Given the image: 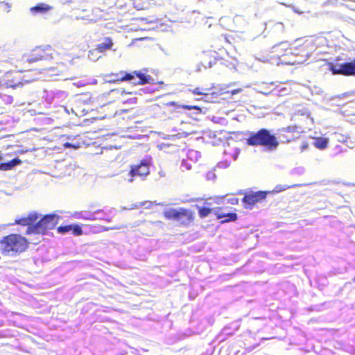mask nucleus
Returning <instances> with one entry per match:
<instances>
[{
	"mask_svg": "<svg viewBox=\"0 0 355 355\" xmlns=\"http://www.w3.org/2000/svg\"><path fill=\"white\" fill-rule=\"evenodd\" d=\"M113 0H76L77 9L80 10L85 18L96 21L102 18L103 13H109L113 8Z\"/></svg>",
	"mask_w": 355,
	"mask_h": 355,
	"instance_id": "f257e3e1",
	"label": "nucleus"
},
{
	"mask_svg": "<svg viewBox=\"0 0 355 355\" xmlns=\"http://www.w3.org/2000/svg\"><path fill=\"white\" fill-rule=\"evenodd\" d=\"M28 239L19 234L12 233L0 241V250L4 255L19 254L28 248Z\"/></svg>",
	"mask_w": 355,
	"mask_h": 355,
	"instance_id": "f03ea898",
	"label": "nucleus"
},
{
	"mask_svg": "<svg viewBox=\"0 0 355 355\" xmlns=\"http://www.w3.org/2000/svg\"><path fill=\"white\" fill-rule=\"evenodd\" d=\"M246 144L251 146H262L268 150H274L279 146L277 138L266 128L250 132L246 139Z\"/></svg>",
	"mask_w": 355,
	"mask_h": 355,
	"instance_id": "7ed1b4c3",
	"label": "nucleus"
},
{
	"mask_svg": "<svg viewBox=\"0 0 355 355\" xmlns=\"http://www.w3.org/2000/svg\"><path fill=\"white\" fill-rule=\"evenodd\" d=\"M163 216L166 219L175 221L180 225L184 227L193 223L195 219L193 211L184 207L166 209L163 211Z\"/></svg>",
	"mask_w": 355,
	"mask_h": 355,
	"instance_id": "20e7f679",
	"label": "nucleus"
},
{
	"mask_svg": "<svg viewBox=\"0 0 355 355\" xmlns=\"http://www.w3.org/2000/svg\"><path fill=\"white\" fill-rule=\"evenodd\" d=\"M60 217L55 214H46L39 220L34 226L27 228L26 234H45L55 227Z\"/></svg>",
	"mask_w": 355,
	"mask_h": 355,
	"instance_id": "39448f33",
	"label": "nucleus"
},
{
	"mask_svg": "<svg viewBox=\"0 0 355 355\" xmlns=\"http://www.w3.org/2000/svg\"><path fill=\"white\" fill-rule=\"evenodd\" d=\"M115 77L114 81H128L134 80L132 82L133 85H145L150 83L153 78L150 76L145 75L140 71H134L132 73H128L123 71H121L119 73L112 74Z\"/></svg>",
	"mask_w": 355,
	"mask_h": 355,
	"instance_id": "423d86ee",
	"label": "nucleus"
},
{
	"mask_svg": "<svg viewBox=\"0 0 355 355\" xmlns=\"http://www.w3.org/2000/svg\"><path fill=\"white\" fill-rule=\"evenodd\" d=\"M329 69L334 75H342L345 76H355V60L352 62H344L340 64H328Z\"/></svg>",
	"mask_w": 355,
	"mask_h": 355,
	"instance_id": "0eeeda50",
	"label": "nucleus"
},
{
	"mask_svg": "<svg viewBox=\"0 0 355 355\" xmlns=\"http://www.w3.org/2000/svg\"><path fill=\"white\" fill-rule=\"evenodd\" d=\"M53 49L50 46H37L35 48L30 56L26 59L28 63L36 62L42 60H48L53 58Z\"/></svg>",
	"mask_w": 355,
	"mask_h": 355,
	"instance_id": "6e6552de",
	"label": "nucleus"
},
{
	"mask_svg": "<svg viewBox=\"0 0 355 355\" xmlns=\"http://www.w3.org/2000/svg\"><path fill=\"white\" fill-rule=\"evenodd\" d=\"M150 161L144 159H142L138 164L130 166V169L128 175L130 176L129 182H132L134 178L141 177L144 178L150 173Z\"/></svg>",
	"mask_w": 355,
	"mask_h": 355,
	"instance_id": "1a4fd4ad",
	"label": "nucleus"
},
{
	"mask_svg": "<svg viewBox=\"0 0 355 355\" xmlns=\"http://www.w3.org/2000/svg\"><path fill=\"white\" fill-rule=\"evenodd\" d=\"M273 53L275 54V57L282 62L286 64H294L295 62V60L287 59L293 55V48L286 43L275 46L273 48Z\"/></svg>",
	"mask_w": 355,
	"mask_h": 355,
	"instance_id": "9d476101",
	"label": "nucleus"
},
{
	"mask_svg": "<svg viewBox=\"0 0 355 355\" xmlns=\"http://www.w3.org/2000/svg\"><path fill=\"white\" fill-rule=\"evenodd\" d=\"M268 193V191H261L246 193L242 199L244 207L245 209H252L255 204L264 200Z\"/></svg>",
	"mask_w": 355,
	"mask_h": 355,
	"instance_id": "9b49d317",
	"label": "nucleus"
},
{
	"mask_svg": "<svg viewBox=\"0 0 355 355\" xmlns=\"http://www.w3.org/2000/svg\"><path fill=\"white\" fill-rule=\"evenodd\" d=\"M301 132L300 127L293 125L282 128L279 130V136L282 142L289 143L298 138V135Z\"/></svg>",
	"mask_w": 355,
	"mask_h": 355,
	"instance_id": "f8f14e48",
	"label": "nucleus"
},
{
	"mask_svg": "<svg viewBox=\"0 0 355 355\" xmlns=\"http://www.w3.org/2000/svg\"><path fill=\"white\" fill-rule=\"evenodd\" d=\"M23 78L18 72H8L4 76V84L6 87L17 88L23 85Z\"/></svg>",
	"mask_w": 355,
	"mask_h": 355,
	"instance_id": "ddd939ff",
	"label": "nucleus"
},
{
	"mask_svg": "<svg viewBox=\"0 0 355 355\" xmlns=\"http://www.w3.org/2000/svg\"><path fill=\"white\" fill-rule=\"evenodd\" d=\"M38 218L39 214L36 211H31L27 216L16 219L12 225L28 226L27 228H29L34 226Z\"/></svg>",
	"mask_w": 355,
	"mask_h": 355,
	"instance_id": "4468645a",
	"label": "nucleus"
},
{
	"mask_svg": "<svg viewBox=\"0 0 355 355\" xmlns=\"http://www.w3.org/2000/svg\"><path fill=\"white\" fill-rule=\"evenodd\" d=\"M181 107L183 109H185V110H197L199 112H201L200 107L197 105H180L174 101L168 102V103L164 104L162 107V109H163L164 113L170 114L175 110L180 109Z\"/></svg>",
	"mask_w": 355,
	"mask_h": 355,
	"instance_id": "2eb2a0df",
	"label": "nucleus"
},
{
	"mask_svg": "<svg viewBox=\"0 0 355 355\" xmlns=\"http://www.w3.org/2000/svg\"><path fill=\"white\" fill-rule=\"evenodd\" d=\"M103 212V209H96L94 205H90L87 207V210L82 211L80 214L81 217L87 220H96V217H95L94 214Z\"/></svg>",
	"mask_w": 355,
	"mask_h": 355,
	"instance_id": "dca6fc26",
	"label": "nucleus"
},
{
	"mask_svg": "<svg viewBox=\"0 0 355 355\" xmlns=\"http://www.w3.org/2000/svg\"><path fill=\"white\" fill-rule=\"evenodd\" d=\"M201 64L205 67H211L216 62V58L209 53H204L201 58Z\"/></svg>",
	"mask_w": 355,
	"mask_h": 355,
	"instance_id": "f3484780",
	"label": "nucleus"
},
{
	"mask_svg": "<svg viewBox=\"0 0 355 355\" xmlns=\"http://www.w3.org/2000/svg\"><path fill=\"white\" fill-rule=\"evenodd\" d=\"M114 45L113 41L111 37H105L104 38V41L102 43H100L96 45V50L99 53H104L106 51L112 49Z\"/></svg>",
	"mask_w": 355,
	"mask_h": 355,
	"instance_id": "a211bd4d",
	"label": "nucleus"
},
{
	"mask_svg": "<svg viewBox=\"0 0 355 355\" xmlns=\"http://www.w3.org/2000/svg\"><path fill=\"white\" fill-rule=\"evenodd\" d=\"M21 163V160L18 157H15L7 162L0 163V171L11 170L13 167L20 164Z\"/></svg>",
	"mask_w": 355,
	"mask_h": 355,
	"instance_id": "6ab92c4d",
	"label": "nucleus"
},
{
	"mask_svg": "<svg viewBox=\"0 0 355 355\" xmlns=\"http://www.w3.org/2000/svg\"><path fill=\"white\" fill-rule=\"evenodd\" d=\"M51 9V6H50L49 5L41 3H38L35 6L31 7L30 8V10L33 14L35 15V14H38V13H42V14L45 13V12H48L49 10H50Z\"/></svg>",
	"mask_w": 355,
	"mask_h": 355,
	"instance_id": "aec40b11",
	"label": "nucleus"
},
{
	"mask_svg": "<svg viewBox=\"0 0 355 355\" xmlns=\"http://www.w3.org/2000/svg\"><path fill=\"white\" fill-rule=\"evenodd\" d=\"M238 216L237 214L234 211L233 212H227L225 215H218L217 216V219L221 220V223H230L234 222L237 220Z\"/></svg>",
	"mask_w": 355,
	"mask_h": 355,
	"instance_id": "412c9836",
	"label": "nucleus"
},
{
	"mask_svg": "<svg viewBox=\"0 0 355 355\" xmlns=\"http://www.w3.org/2000/svg\"><path fill=\"white\" fill-rule=\"evenodd\" d=\"M313 139L315 140L313 145L315 148H317L320 150H324L327 147L328 139L327 138L318 137H313Z\"/></svg>",
	"mask_w": 355,
	"mask_h": 355,
	"instance_id": "4be33fe9",
	"label": "nucleus"
},
{
	"mask_svg": "<svg viewBox=\"0 0 355 355\" xmlns=\"http://www.w3.org/2000/svg\"><path fill=\"white\" fill-rule=\"evenodd\" d=\"M130 6L137 10H144L148 6V0H131Z\"/></svg>",
	"mask_w": 355,
	"mask_h": 355,
	"instance_id": "5701e85b",
	"label": "nucleus"
},
{
	"mask_svg": "<svg viewBox=\"0 0 355 355\" xmlns=\"http://www.w3.org/2000/svg\"><path fill=\"white\" fill-rule=\"evenodd\" d=\"M198 215L200 218H203L208 216L211 213H214L215 208H210L208 207H197Z\"/></svg>",
	"mask_w": 355,
	"mask_h": 355,
	"instance_id": "b1692460",
	"label": "nucleus"
},
{
	"mask_svg": "<svg viewBox=\"0 0 355 355\" xmlns=\"http://www.w3.org/2000/svg\"><path fill=\"white\" fill-rule=\"evenodd\" d=\"M114 9H122L127 6H130L131 0H113Z\"/></svg>",
	"mask_w": 355,
	"mask_h": 355,
	"instance_id": "393cba45",
	"label": "nucleus"
},
{
	"mask_svg": "<svg viewBox=\"0 0 355 355\" xmlns=\"http://www.w3.org/2000/svg\"><path fill=\"white\" fill-rule=\"evenodd\" d=\"M71 232L75 236H80L83 234V230L78 225H71Z\"/></svg>",
	"mask_w": 355,
	"mask_h": 355,
	"instance_id": "a878e982",
	"label": "nucleus"
},
{
	"mask_svg": "<svg viewBox=\"0 0 355 355\" xmlns=\"http://www.w3.org/2000/svg\"><path fill=\"white\" fill-rule=\"evenodd\" d=\"M209 89H200L199 87H197L194 89H193L191 92L193 94H196V95H205V96H207L209 94V93L208 92Z\"/></svg>",
	"mask_w": 355,
	"mask_h": 355,
	"instance_id": "bb28decb",
	"label": "nucleus"
},
{
	"mask_svg": "<svg viewBox=\"0 0 355 355\" xmlns=\"http://www.w3.org/2000/svg\"><path fill=\"white\" fill-rule=\"evenodd\" d=\"M71 225L59 226L57 228V231L58 233L64 234L71 231Z\"/></svg>",
	"mask_w": 355,
	"mask_h": 355,
	"instance_id": "cd10ccee",
	"label": "nucleus"
},
{
	"mask_svg": "<svg viewBox=\"0 0 355 355\" xmlns=\"http://www.w3.org/2000/svg\"><path fill=\"white\" fill-rule=\"evenodd\" d=\"M227 212L225 211L223 207H216L214 210V214L217 218V216L218 215H225Z\"/></svg>",
	"mask_w": 355,
	"mask_h": 355,
	"instance_id": "c85d7f7f",
	"label": "nucleus"
},
{
	"mask_svg": "<svg viewBox=\"0 0 355 355\" xmlns=\"http://www.w3.org/2000/svg\"><path fill=\"white\" fill-rule=\"evenodd\" d=\"M242 91H243V89L241 88H239V89H232V90H230V91H227L225 93V94H230L231 95H235L236 94H239V93L241 92Z\"/></svg>",
	"mask_w": 355,
	"mask_h": 355,
	"instance_id": "c756f323",
	"label": "nucleus"
},
{
	"mask_svg": "<svg viewBox=\"0 0 355 355\" xmlns=\"http://www.w3.org/2000/svg\"><path fill=\"white\" fill-rule=\"evenodd\" d=\"M228 202L231 205H238L239 204V198H232L228 200Z\"/></svg>",
	"mask_w": 355,
	"mask_h": 355,
	"instance_id": "7c9ffc66",
	"label": "nucleus"
},
{
	"mask_svg": "<svg viewBox=\"0 0 355 355\" xmlns=\"http://www.w3.org/2000/svg\"><path fill=\"white\" fill-rule=\"evenodd\" d=\"M286 189V187H282L281 186H277L275 187V191L276 192H279V191L285 190Z\"/></svg>",
	"mask_w": 355,
	"mask_h": 355,
	"instance_id": "2f4dec72",
	"label": "nucleus"
},
{
	"mask_svg": "<svg viewBox=\"0 0 355 355\" xmlns=\"http://www.w3.org/2000/svg\"><path fill=\"white\" fill-rule=\"evenodd\" d=\"M309 146V144L307 142H304L303 143L302 145H301V149L302 150H304L305 149H306Z\"/></svg>",
	"mask_w": 355,
	"mask_h": 355,
	"instance_id": "473e14b6",
	"label": "nucleus"
},
{
	"mask_svg": "<svg viewBox=\"0 0 355 355\" xmlns=\"http://www.w3.org/2000/svg\"><path fill=\"white\" fill-rule=\"evenodd\" d=\"M3 159L2 155L0 154V161Z\"/></svg>",
	"mask_w": 355,
	"mask_h": 355,
	"instance_id": "72a5a7b5",
	"label": "nucleus"
},
{
	"mask_svg": "<svg viewBox=\"0 0 355 355\" xmlns=\"http://www.w3.org/2000/svg\"><path fill=\"white\" fill-rule=\"evenodd\" d=\"M353 281H354V282H355V276H354V277L353 279Z\"/></svg>",
	"mask_w": 355,
	"mask_h": 355,
	"instance_id": "f704fd0d",
	"label": "nucleus"
}]
</instances>
